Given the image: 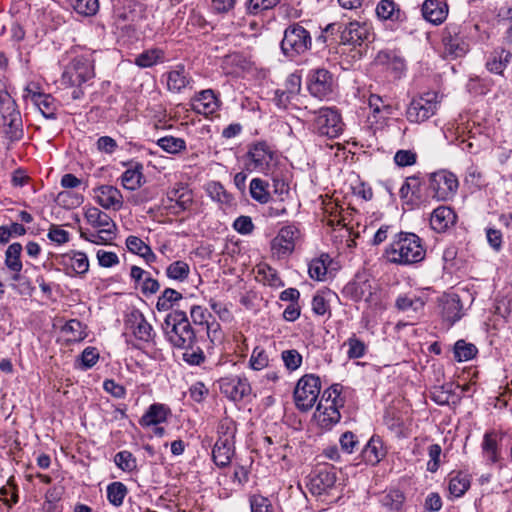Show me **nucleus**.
Here are the masks:
<instances>
[{"instance_id": "obj_1", "label": "nucleus", "mask_w": 512, "mask_h": 512, "mask_svg": "<svg viewBox=\"0 0 512 512\" xmlns=\"http://www.w3.org/2000/svg\"><path fill=\"white\" fill-rule=\"evenodd\" d=\"M426 250L422 240L414 233L400 232L386 247L384 257L389 263L411 265L425 258Z\"/></svg>"}, {"instance_id": "obj_2", "label": "nucleus", "mask_w": 512, "mask_h": 512, "mask_svg": "<svg viewBox=\"0 0 512 512\" xmlns=\"http://www.w3.org/2000/svg\"><path fill=\"white\" fill-rule=\"evenodd\" d=\"M243 165L247 172L273 176L278 165V156L266 142L257 141L248 146L243 156Z\"/></svg>"}, {"instance_id": "obj_3", "label": "nucleus", "mask_w": 512, "mask_h": 512, "mask_svg": "<svg viewBox=\"0 0 512 512\" xmlns=\"http://www.w3.org/2000/svg\"><path fill=\"white\" fill-rule=\"evenodd\" d=\"M163 330L167 340L176 348H191L195 343V331L183 311L169 313L164 320Z\"/></svg>"}, {"instance_id": "obj_4", "label": "nucleus", "mask_w": 512, "mask_h": 512, "mask_svg": "<svg viewBox=\"0 0 512 512\" xmlns=\"http://www.w3.org/2000/svg\"><path fill=\"white\" fill-rule=\"evenodd\" d=\"M94 76L92 61L85 57H76L65 67L61 76V84L65 87H74L71 97L78 100L84 95L82 85L93 79Z\"/></svg>"}, {"instance_id": "obj_5", "label": "nucleus", "mask_w": 512, "mask_h": 512, "mask_svg": "<svg viewBox=\"0 0 512 512\" xmlns=\"http://www.w3.org/2000/svg\"><path fill=\"white\" fill-rule=\"evenodd\" d=\"M236 424L230 418L220 420L217 427L218 438L212 450V459L218 467L230 464L235 454Z\"/></svg>"}, {"instance_id": "obj_6", "label": "nucleus", "mask_w": 512, "mask_h": 512, "mask_svg": "<svg viewBox=\"0 0 512 512\" xmlns=\"http://www.w3.org/2000/svg\"><path fill=\"white\" fill-rule=\"evenodd\" d=\"M0 115L9 140H20L23 137L21 114L15 100L5 90H0Z\"/></svg>"}, {"instance_id": "obj_7", "label": "nucleus", "mask_w": 512, "mask_h": 512, "mask_svg": "<svg viewBox=\"0 0 512 512\" xmlns=\"http://www.w3.org/2000/svg\"><path fill=\"white\" fill-rule=\"evenodd\" d=\"M458 186L456 175L440 170L429 175L427 191L437 201H449L456 195Z\"/></svg>"}, {"instance_id": "obj_8", "label": "nucleus", "mask_w": 512, "mask_h": 512, "mask_svg": "<svg viewBox=\"0 0 512 512\" xmlns=\"http://www.w3.org/2000/svg\"><path fill=\"white\" fill-rule=\"evenodd\" d=\"M321 390L320 378L314 374L302 376L294 389V402L300 411H309L316 403Z\"/></svg>"}, {"instance_id": "obj_9", "label": "nucleus", "mask_w": 512, "mask_h": 512, "mask_svg": "<svg viewBox=\"0 0 512 512\" xmlns=\"http://www.w3.org/2000/svg\"><path fill=\"white\" fill-rule=\"evenodd\" d=\"M311 47L310 33L299 24L286 28L281 42V49L287 56H294L306 52Z\"/></svg>"}, {"instance_id": "obj_10", "label": "nucleus", "mask_w": 512, "mask_h": 512, "mask_svg": "<svg viewBox=\"0 0 512 512\" xmlns=\"http://www.w3.org/2000/svg\"><path fill=\"white\" fill-rule=\"evenodd\" d=\"M437 106V93H424L410 102L406 117L412 123L423 122L435 114Z\"/></svg>"}, {"instance_id": "obj_11", "label": "nucleus", "mask_w": 512, "mask_h": 512, "mask_svg": "<svg viewBox=\"0 0 512 512\" xmlns=\"http://www.w3.org/2000/svg\"><path fill=\"white\" fill-rule=\"evenodd\" d=\"M313 125L318 134L329 138H336L343 131L341 117L332 108H321L316 112Z\"/></svg>"}, {"instance_id": "obj_12", "label": "nucleus", "mask_w": 512, "mask_h": 512, "mask_svg": "<svg viewBox=\"0 0 512 512\" xmlns=\"http://www.w3.org/2000/svg\"><path fill=\"white\" fill-rule=\"evenodd\" d=\"M299 230L294 226L282 227L271 241V253L277 259L287 258L295 249Z\"/></svg>"}, {"instance_id": "obj_13", "label": "nucleus", "mask_w": 512, "mask_h": 512, "mask_svg": "<svg viewBox=\"0 0 512 512\" xmlns=\"http://www.w3.org/2000/svg\"><path fill=\"white\" fill-rule=\"evenodd\" d=\"M341 39L344 44L361 48L374 40V33L366 21H351L343 30Z\"/></svg>"}, {"instance_id": "obj_14", "label": "nucleus", "mask_w": 512, "mask_h": 512, "mask_svg": "<svg viewBox=\"0 0 512 512\" xmlns=\"http://www.w3.org/2000/svg\"><path fill=\"white\" fill-rule=\"evenodd\" d=\"M333 75L326 69H316L308 76V90L318 99L328 98L334 90Z\"/></svg>"}, {"instance_id": "obj_15", "label": "nucleus", "mask_w": 512, "mask_h": 512, "mask_svg": "<svg viewBox=\"0 0 512 512\" xmlns=\"http://www.w3.org/2000/svg\"><path fill=\"white\" fill-rule=\"evenodd\" d=\"M125 327L137 340L150 342L154 339L152 325L137 309H133L126 315Z\"/></svg>"}, {"instance_id": "obj_16", "label": "nucleus", "mask_w": 512, "mask_h": 512, "mask_svg": "<svg viewBox=\"0 0 512 512\" xmlns=\"http://www.w3.org/2000/svg\"><path fill=\"white\" fill-rule=\"evenodd\" d=\"M56 260L59 265L63 266L65 273L69 276H83L89 270V260L83 252L70 251L57 256Z\"/></svg>"}, {"instance_id": "obj_17", "label": "nucleus", "mask_w": 512, "mask_h": 512, "mask_svg": "<svg viewBox=\"0 0 512 512\" xmlns=\"http://www.w3.org/2000/svg\"><path fill=\"white\" fill-rule=\"evenodd\" d=\"M442 41L445 53L453 58L462 57L469 49V45L460 36L457 25H449L445 28Z\"/></svg>"}, {"instance_id": "obj_18", "label": "nucleus", "mask_w": 512, "mask_h": 512, "mask_svg": "<svg viewBox=\"0 0 512 512\" xmlns=\"http://www.w3.org/2000/svg\"><path fill=\"white\" fill-rule=\"evenodd\" d=\"M167 89L172 93H181L185 89H192L194 80L183 64L175 65L166 74Z\"/></svg>"}, {"instance_id": "obj_19", "label": "nucleus", "mask_w": 512, "mask_h": 512, "mask_svg": "<svg viewBox=\"0 0 512 512\" xmlns=\"http://www.w3.org/2000/svg\"><path fill=\"white\" fill-rule=\"evenodd\" d=\"M336 471L332 466H325L315 470L309 481V488L312 494L321 495L334 487L336 482Z\"/></svg>"}, {"instance_id": "obj_20", "label": "nucleus", "mask_w": 512, "mask_h": 512, "mask_svg": "<svg viewBox=\"0 0 512 512\" xmlns=\"http://www.w3.org/2000/svg\"><path fill=\"white\" fill-rule=\"evenodd\" d=\"M219 388L223 395L233 401L242 400L251 392V386L247 379L237 376L220 379Z\"/></svg>"}, {"instance_id": "obj_21", "label": "nucleus", "mask_w": 512, "mask_h": 512, "mask_svg": "<svg viewBox=\"0 0 512 512\" xmlns=\"http://www.w3.org/2000/svg\"><path fill=\"white\" fill-rule=\"evenodd\" d=\"M191 106L196 113L209 116L219 109L220 103L214 91L207 89L192 98Z\"/></svg>"}, {"instance_id": "obj_22", "label": "nucleus", "mask_w": 512, "mask_h": 512, "mask_svg": "<svg viewBox=\"0 0 512 512\" xmlns=\"http://www.w3.org/2000/svg\"><path fill=\"white\" fill-rule=\"evenodd\" d=\"M168 200L174 202L169 207L175 213L188 210L193 204V192L182 183H177L167 193Z\"/></svg>"}, {"instance_id": "obj_23", "label": "nucleus", "mask_w": 512, "mask_h": 512, "mask_svg": "<svg viewBox=\"0 0 512 512\" xmlns=\"http://www.w3.org/2000/svg\"><path fill=\"white\" fill-rule=\"evenodd\" d=\"M448 11L445 0H425L421 8L423 18L433 25L442 24L448 16Z\"/></svg>"}, {"instance_id": "obj_24", "label": "nucleus", "mask_w": 512, "mask_h": 512, "mask_svg": "<svg viewBox=\"0 0 512 512\" xmlns=\"http://www.w3.org/2000/svg\"><path fill=\"white\" fill-rule=\"evenodd\" d=\"M457 215L455 211L448 206H439L433 210L430 217L431 228L442 233L456 224Z\"/></svg>"}, {"instance_id": "obj_25", "label": "nucleus", "mask_w": 512, "mask_h": 512, "mask_svg": "<svg viewBox=\"0 0 512 512\" xmlns=\"http://www.w3.org/2000/svg\"><path fill=\"white\" fill-rule=\"evenodd\" d=\"M96 201L104 209L118 211L122 208L123 197L121 192L114 186L102 185L95 190Z\"/></svg>"}, {"instance_id": "obj_26", "label": "nucleus", "mask_w": 512, "mask_h": 512, "mask_svg": "<svg viewBox=\"0 0 512 512\" xmlns=\"http://www.w3.org/2000/svg\"><path fill=\"white\" fill-rule=\"evenodd\" d=\"M22 245L20 243H12L5 251V266L11 272L10 279L18 282L22 279L21 271L23 264L21 261Z\"/></svg>"}, {"instance_id": "obj_27", "label": "nucleus", "mask_w": 512, "mask_h": 512, "mask_svg": "<svg viewBox=\"0 0 512 512\" xmlns=\"http://www.w3.org/2000/svg\"><path fill=\"white\" fill-rule=\"evenodd\" d=\"M24 97L30 99L45 118L54 119L56 117L55 100L51 95L35 92L27 88Z\"/></svg>"}, {"instance_id": "obj_28", "label": "nucleus", "mask_w": 512, "mask_h": 512, "mask_svg": "<svg viewBox=\"0 0 512 512\" xmlns=\"http://www.w3.org/2000/svg\"><path fill=\"white\" fill-rule=\"evenodd\" d=\"M331 405H324V403H318L317 405L314 417L321 428L330 429L341 418L339 407H335V404Z\"/></svg>"}, {"instance_id": "obj_29", "label": "nucleus", "mask_w": 512, "mask_h": 512, "mask_svg": "<svg viewBox=\"0 0 512 512\" xmlns=\"http://www.w3.org/2000/svg\"><path fill=\"white\" fill-rule=\"evenodd\" d=\"M85 219L94 228L98 230L108 229L116 231V224L112 218L97 207H89L85 211Z\"/></svg>"}, {"instance_id": "obj_30", "label": "nucleus", "mask_w": 512, "mask_h": 512, "mask_svg": "<svg viewBox=\"0 0 512 512\" xmlns=\"http://www.w3.org/2000/svg\"><path fill=\"white\" fill-rule=\"evenodd\" d=\"M126 247L129 252L142 257L148 264L155 262L157 259L151 247L137 236H128L126 239Z\"/></svg>"}, {"instance_id": "obj_31", "label": "nucleus", "mask_w": 512, "mask_h": 512, "mask_svg": "<svg viewBox=\"0 0 512 512\" xmlns=\"http://www.w3.org/2000/svg\"><path fill=\"white\" fill-rule=\"evenodd\" d=\"M512 59V53L503 49H495L486 62V68L495 74H502Z\"/></svg>"}, {"instance_id": "obj_32", "label": "nucleus", "mask_w": 512, "mask_h": 512, "mask_svg": "<svg viewBox=\"0 0 512 512\" xmlns=\"http://www.w3.org/2000/svg\"><path fill=\"white\" fill-rule=\"evenodd\" d=\"M290 88L287 90L278 89L275 91L274 103L280 109H286L292 97L300 90V77L291 75L288 79Z\"/></svg>"}, {"instance_id": "obj_33", "label": "nucleus", "mask_w": 512, "mask_h": 512, "mask_svg": "<svg viewBox=\"0 0 512 512\" xmlns=\"http://www.w3.org/2000/svg\"><path fill=\"white\" fill-rule=\"evenodd\" d=\"M168 409L163 404H152L140 419L142 426H156L165 422Z\"/></svg>"}, {"instance_id": "obj_34", "label": "nucleus", "mask_w": 512, "mask_h": 512, "mask_svg": "<svg viewBox=\"0 0 512 512\" xmlns=\"http://www.w3.org/2000/svg\"><path fill=\"white\" fill-rule=\"evenodd\" d=\"M364 460L367 463L375 465L385 456L382 441L379 438L372 437L362 451Z\"/></svg>"}, {"instance_id": "obj_35", "label": "nucleus", "mask_w": 512, "mask_h": 512, "mask_svg": "<svg viewBox=\"0 0 512 512\" xmlns=\"http://www.w3.org/2000/svg\"><path fill=\"white\" fill-rule=\"evenodd\" d=\"M143 165L135 163L131 168L127 169L121 177L122 185L128 190H136L143 183Z\"/></svg>"}, {"instance_id": "obj_36", "label": "nucleus", "mask_w": 512, "mask_h": 512, "mask_svg": "<svg viewBox=\"0 0 512 512\" xmlns=\"http://www.w3.org/2000/svg\"><path fill=\"white\" fill-rule=\"evenodd\" d=\"M376 15L381 20L399 21L401 10L393 0H381L376 6Z\"/></svg>"}, {"instance_id": "obj_37", "label": "nucleus", "mask_w": 512, "mask_h": 512, "mask_svg": "<svg viewBox=\"0 0 512 512\" xmlns=\"http://www.w3.org/2000/svg\"><path fill=\"white\" fill-rule=\"evenodd\" d=\"M190 265L183 260H176L170 263L165 269L167 278L177 282H185L190 275Z\"/></svg>"}, {"instance_id": "obj_38", "label": "nucleus", "mask_w": 512, "mask_h": 512, "mask_svg": "<svg viewBox=\"0 0 512 512\" xmlns=\"http://www.w3.org/2000/svg\"><path fill=\"white\" fill-rule=\"evenodd\" d=\"M165 53L160 48H151L143 51L135 58V64L141 68L152 67L158 62H163Z\"/></svg>"}, {"instance_id": "obj_39", "label": "nucleus", "mask_w": 512, "mask_h": 512, "mask_svg": "<svg viewBox=\"0 0 512 512\" xmlns=\"http://www.w3.org/2000/svg\"><path fill=\"white\" fill-rule=\"evenodd\" d=\"M330 257L328 254H322L320 257L310 261L308 266L309 276L317 281H324L327 275Z\"/></svg>"}, {"instance_id": "obj_40", "label": "nucleus", "mask_w": 512, "mask_h": 512, "mask_svg": "<svg viewBox=\"0 0 512 512\" xmlns=\"http://www.w3.org/2000/svg\"><path fill=\"white\" fill-rule=\"evenodd\" d=\"M205 190L209 197L220 204L231 205L233 197L229 194L224 186L217 181H211L206 184Z\"/></svg>"}, {"instance_id": "obj_41", "label": "nucleus", "mask_w": 512, "mask_h": 512, "mask_svg": "<svg viewBox=\"0 0 512 512\" xmlns=\"http://www.w3.org/2000/svg\"><path fill=\"white\" fill-rule=\"evenodd\" d=\"M256 279L271 287H281L284 285L277 271L268 264L257 266Z\"/></svg>"}, {"instance_id": "obj_42", "label": "nucleus", "mask_w": 512, "mask_h": 512, "mask_svg": "<svg viewBox=\"0 0 512 512\" xmlns=\"http://www.w3.org/2000/svg\"><path fill=\"white\" fill-rule=\"evenodd\" d=\"M250 195L251 197L261 203L265 204L268 203L270 200V192H269V184L268 182L260 179V178H254L250 182Z\"/></svg>"}, {"instance_id": "obj_43", "label": "nucleus", "mask_w": 512, "mask_h": 512, "mask_svg": "<svg viewBox=\"0 0 512 512\" xmlns=\"http://www.w3.org/2000/svg\"><path fill=\"white\" fill-rule=\"evenodd\" d=\"M62 333L68 342H80L86 337L83 324L77 319L69 320L63 327Z\"/></svg>"}, {"instance_id": "obj_44", "label": "nucleus", "mask_w": 512, "mask_h": 512, "mask_svg": "<svg viewBox=\"0 0 512 512\" xmlns=\"http://www.w3.org/2000/svg\"><path fill=\"white\" fill-rule=\"evenodd\" d=\"M421 191V181L417 176L407 177L405 182L400 188L399 195L400 198L404 201L412 202V197L416 196L419 198V194Z\"/></svg>"}, {"instance_id": "obj_45", "label": "nucleus", "mask_w": 512, "mask_h": 512, "mask_svg": "<svg viewBox=\"0 0 512 512\" xmlns=\"http://www.w3.org/2000/svg\"><path fill=\"white\" fill-rule=\"evenodd\" d=\"M182 298L183 296L180 292L173 288H166L157 299L156 309L160 312L168 311Z\"/></svg>"}, {"instance_id": "obj_46", "label": "nucleus", "mask_w": 512, "mask_h": 512, "mask_svg": "<svg viewBox=\"0 0 512 512\" xmlns=\"http://www.w3.org/2000/svg\"><path fill=\"white\" fill-rule=\"evenodd\" d=\"M424 301L419 297H409L408 295H401L396 299L395 307L399 311L417 313L424 307Z\"/></svg>"}, {"instance_id": "obj_47", "label": "nucleus", "mask_w": 512, "mask_h": 512, "mask_svg": "<svg viewBox=\"0 0 512 512\" xmlns=\"http://www.w3.org/2000/svg\"><path fill=\"white\" fill-rule=\"evenodd\" d=\"M470 487V480L467 475L463 473H457L452 476L449 480V492L454 497H461Z\"/></svg>"}, {"instance_id": "obj_48", "label": "nucleus", "mask_w": 512, "mask_h": 512, "mask_svg": "<svg viewBox=\"0 0 512 512\" xmlns=\"http://www.w3.org/2000/svg\"><path fill=\"white\" fill-rule=\"evenodd\" d=\"M478 352L477 347L472 343H467L465 340H458L454 345V356L459 362H464L473 359Z\"/></svg>"}, {"instance_id": "obj_49", "label": "nucleus", "mask_w": 512, "mask_h": 512, "mask_svg": "<svg viewBox=\"0 0 512 512\" xmlns=\"http://www.w3.org/2000/svg\"><path fill=\"white\" fill-rule=\"evenodd\" d=\"M454 397L453 384H445L442 386H435L430 391V398L438 405H447Z\"/></svg>"}, {"instance_id": "obj_50", "label": "nucleus", "mask_w": 512, "mask_h": 512, "mask_svg": "<svg viewBox=\"0 0 512 512\" xmlns=\"http://www.w3.org/2000/svg\"><path fill=\"white\" fill-rule=\"evenodd\" d=\"M381 505L389 512H399L404 502V495L398 490H392L381 497Z\"/></svg>"}, {"instance_id": "obj_51", "label": "nucleus", "mask_w": 512, "mask_h": 512, "mask_svg": "<svg viewBox=\"0 0 512 512\" xmlns=\"http://www.w3.org/2000/svg\"><path fill=\"white\" fill-rule=\"evenodd\" d=\"M127 493L128 489L122 482H113L107 487L108 501L115 507H119L123 504Z\"/></svg>"}, {"instance_id": "obj_52", "label": "nucleus", "mask_w": 512, "mask_h": 512, "mask_svg": "<svg viewBox=\"0 0 512 512\" xmlns=\"http://www.w3.org/2000/svg\"><path fill=\"white\" fill-rule=\"evenodd\" d=\"M157 145L170 154H177L186 149L185 140L173 136L158 139Z\"/></svg>"}, {"instance_id": "obj_53", "label": "nucleus", "mask_w": 512, "mask_h": 512, "mask_svg": "<svg viewBox=\"0 0 512 512\" xmlns=\"http://www.w3.org/2000/svg\"><path fill=\"white\" fill-rule=\"evenodd\" d=\"M342 388L340 384H333L323 392L319 403L330 406L335 404V407H342L344 405V400L341 398Z\"/></svg>"}, {"instance_id": "obj_54", "label": "nucleus", "mask_w": 512, "mask_h": 512, "mask_svg": "<svg viewBox=\"0 0 512 512\" xmlns=\"http://www.w3.org/2000/svg\"><path fill=\"white\" fill-rule=\"evenodd\" d=\"M116 466L125 472H131L136 469L137 461L133 454L129 451H120L114 457Z\"/></svg>"}, {"instance_id": "obj_55", "label": "nucleus", "mask_w": 512, "mask_h": 512, "mask_svg": "<svg viewBox=\"0 0 512 512\" xmlns=\"http://www.w3.org/2000/svg\"><path fill=\"white\" fill-rule=\"evenodd\" d=\"M116 236V231L102 229L93 233L81 232V237L94 244H107Z\"/></svg>"}, {"instance_id": "obj_56", "label": "nucleus", "mask_w": 512, "mask_h": 512, "mask_svg": "<svg viewBox=\"0 0 512 512\" xmlns=\"http://www.w3.org/2000/svg\"><path fill=\"white\" fill-rule=\"evenodd\" d=\"M344 346H348L347 356L350 359H358L365 355L366 345L355 335L348 338V340L345 341Z\"/></svg>"}, {"instance_id": "obj_57", "label": "nucleus", "mask_w": 512, "mask_h": 512, "mask_svg": "<svg viewBox=\"0 0 512 512\" xmlns=\"http://www.w3.org/2000/svg\"><path fill=\"white\" fill-rule=\"evenodd\" d=\"M281 358L287 370L295 371L302 364V355L296 349L284 350L281 353Z\"/></svg>"}, {"instance_id": "obj_58", "label": "nucleus", "mask_w": 512, "mask_h": 512, "mask_svg": "<svg viewBox=\"0 0 512 512\" xmlns=\"http://www.w3.org/2000/svg\"><path fill=\"white\" fill-rule=\"evenodd\" d=\"M72 5L74 10L82 15H94L99 9L98 0H73Z\"/></svg>"}, {"instance_id": "obj_59", "label": "nucleus", "mask_w": 512, "mask_h": 512, "mask_svg": "<svg viewBox=\"0 0 512 512\" xmlns=\"http://www.w3.org/2000/svg\"><path fill=\"white\" fill-rule=\"evenodd\" d=\"M280 0H249L246 6L248 13L256 15L262 11L272 9Z\"/></svg>"}, {"instance_id": "obj_60", "label": "nucleus", "mask_w": 512, "mask_h": 512, "mask_svg": "<svg viewBox=\"0 0 512 512\" xmlns=\"http://www.w3.org/2000/svg\"><path fill=\"white\" fill-rule=\"evenodd\" d=\"M268 362V355L266 354L264 349L260 347H255L250 358V366L254 370H262L265 367H267Z\"/></svg>"}, {"instance_id": "obj_61", "label": "nucleus", "mask_w": 512, "mask_h": 512, "mask_svg": "<svg viewBox=\"0 0 512 512\" xmlns=\"http://www.w3.org/2000/svg\"><path fill=\"white\" fill-rule=\"evenodd\" d=\"M441 446L439 444H432L428 448V455L430 460L427 463V470L435 473L440 466Z\"/></svg>"}, {"instance_id": "obj_62", "label": "nucleus", "mask_w": 512, "mask_h": 512, "mask_svg": "<svg viewBox=\"0 0 512 512\" xmlns=\"http://www.w3.org/2000/svg\"><path fill=\"white\" fill-rule=\"evenodd\" d=\"M483 451L492 462L497 460V441L493 434L486 433L483 439Z\"/></svg>"}, {"instance_id": "obj_63", "label": "nucleus", "mask_w": 512, "mask_h": 512, "mask_svg": "<svg viewBox=\"0 0 512 512\" xmlns=\"http://www.w3.org/2000/svg\"><path fill=\"white\" fill-rule=\"evenodd\" d=\"M251 512H273L270 501L261 495H254L250 499Z\"/></svg>"}, {"instance_id": "obj_64", "label": "nucleus", "mask_w": 512, "mask_h": 512, "mask_svg": "<svg viewBox=\"0 0 512 512\" xmlns=\"http://www.w3.org/2000/svg\"><path fill=\"white\" fill-rule=\"evenodd\" d=\"M417 155L411 150H399L394 156L395 163L400 167L411 166L416 163Z\"/></svg>"}]
</instances>
